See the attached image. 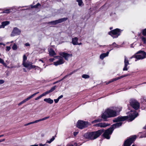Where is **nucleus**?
<instances>
[{"instance_id":"nucleus-1","label":"nucleus","mask_w":146,"mask_h":146,"mask_svg":"<svg viewBox=\"0 0 146 146\" xmlns=\"http://www.w3.org/2000/svg\"><path fill=\"white\" fill-rule=\"evenodd\" d=\"M104 131V130L103 129L96 131L87 132L84 134V137L86 139L94 140L99 137Z\"/></svg>"},{"instance_id":"nucleus-2","label":"nucleus","mask_w":146,"mask_h":146,"mask_svg":"<svg viewBox=\"0 0 146 146\" xmlns=\"http://www.w3.org/2000/svg\"><path fill=\"white\" fill-rule=\"evenodd\" d=\"M121 108H117L115 110H112L108 108L106 110L107 113L110 118L115 117L119 114V112L121 111Z\"/></svg>"},{"instance_id":"nucleus-3","label":"nucleus","mask_w":146,"mask_h":146,"mask_svg":"<svg viewBox=\"0 0 146 146\" xmlns=\"http://www.w3.org/2000/svg\"><path fill=\"white\" fill-rule=\"evenodd\" d=\"M122 30L118 28H116L111 30L108 32V34L111 36L113 38H117L119 36Z\"/></svg>"},{"instance_id":"nucleus-4","label":"nucleus","mask_w":146,"mask_h":146,"mask_svg":"<svg viewBox=\"0 0 146 146\" xmlns=\"http://www.w3.org/2000/svg\"><path fill=\"white\" fill-rule=\"evenodd\" d=\"M90 125L91 123L87 121L79 120L77 122L76 126L80 129H83L87 128Z\"/></svg>"},{"instance_id":"nucleus-5","label":"nucleus","mask_w":146,"mask_h":146,"mask_svg":"<svg viewBox=\"0 0 146 146\" xmlns=\"http://www.w3.org/2000/svg\"><path fill=\"white\" fill-rule=\"evenodd\" d=\"M134 58L137 60L143 59L146 58V53L144 51L140 50L137 52L135 54L130 58Z\"/></svg>"},{"instance_id":"nucleus-6","label":"nucleus","mask_w":146,"mask_h":146,"mask_svg":"<svg viewBox=\"0 0 146 146\" xmlns=\"http://www.w3.org/2000/svg\"><path fill=\"white\" fill-rule=\"evenodd\" d=\"M102 119H98L92 121L91 123L92 124H94L95 123L98 122H101L102 120L104 121H108L107 119L108 118H110L108 114L107 113V111L106 110H105L104 112L103 113L101 114V116Z\"/></svg>"},{"instance_id":"nucleus-7","label":"nucleus","mask_w":146,"mask_h":146,"mask_svg":"<svg viewBox=\"0 0 146 146\" xmlns=\"http://www.w3.org/2000/svg\"><path fill=\"white\" fill-rule=\"evenodd\" d=\"M137 138L136 135H133L125 140L123 143V146H130Z\"/></svg>"},{"instance_id":"nucleus-8","label":"nucleus","mask_w":146,"mask_h":146,"mask_svg":"<svg viewBox=\"0 0 146 146\" xmlns=\"http://www.w3.org/2000/svg\"><path fill=\"white\" fill-rule=\"evenodd\" d=\"M130 106L134 109L135 111L138 110L140 107L139 103L135 100H131L129 102Z\"/></svg>"},{"instance_id":"nucleus-9","label":"nucleus","mask_w":146,"mask_h":146,"mask_svg":"<svg viewBox=\"0 0 146 146\" xmlns=\"http://www.w3.org/2000/svg\"><path fill=\"white\" fill-rule=\"evenodd\" d=\"M128 116H119L117 118H115L113 120V123H118L121 121H123L128 119Z\"/></svg>"},{"instance_id":"nucleus-10","label":"nucleus","mask_w":146,"mask_h":146,"mask_svg":"<svg viewBox=\"0 0 146 146\" xmlns=\"http://www.w3.org/2000/svg\"><path fill=\"white\" fill-rule=\"evenodd\" d=\"M68 19V18L64 17L56 20L49 22L47 24H51L52 25H56L58 23H61L62 22L65 21Z\"/></svg>"},{"instance_id":"nucleus-11","label":"nucleus","mask_w":146,"mask_h":146,"mask_svg":"<svg viewBox=\"0 0 146 146\" xmlns=\"http://www.w3.org/2000/svg\"><path fill=\"white\" fill-rule=\"evenodd\" d=\"M59 55L64 58L66 60H68V58L69 57H71L72 56V54H70L65 52H61L59 54Z\"/></svg>"},{"instance_id":"nucleus-12","label":"nucleus","mask_w":146,"mask_h":146,"mask_svg":"<svg viewBox=\"0 0 146 146\" xmlns=\"http://www.w3.org/2000/svg\"><path fill=\"white\" fill-rule=\"evenodd\" d=\"M138 115V113L135 111H134V112L131 115H129L128 116L129 118V120L130 121H132Z\"/></svg>"},{"instance_id":"nucleus-13","label":"nucleus","mask_w":146,"mask_h":146,"mask_svg":"<svg viewBox=\"0 0 146 146\" xmlns=\"http://www.w3.org/2000/svg\"><path fill=\"white\" fill-rule=\"evenodd\" d=\"M58 57H59L60 58L58 60L54 62V64L55 66H57L58 65L62 64L64 63L65 62L63 58L61 56H56L55 57L57 58Z\"/></svg>"},{"instance_id":"nucleus-14","label":"nucleus","mask_w":146,"mask_h":146,"mask_svg":"<svg viewBox=\"0 0 146 146\" xmlns=\"http://www.w3.org/2000/svg\"><path fill=\"white\" fill-rule=\"evenodd\" d=\"M39 93V92H37L36 93H35L30 96H29V97L27 98L24 99V100H23V101L21 102L20 103H19L18 104V105L19 106H20L22 105V104H23L24 103H25L28 100H29L31 98H33L34 96H35L36 94H38Z\"/></svg>"},{"instance_id":"nucleus-15","label":"nucleus","mask_w":146,"mask_h":146,"mask_svg":"<svg viewBox=\"0 0 146 146\" xmlns=\"http://www.w3.org/2000/svg\"><path fill=\"white\" fill-rule=\"evenodd\" d=\"M127 76V74L124 75H123L121 76H120L117 77H116L114 78H113V79L111 80H109L108 82H106V85H108L111 82H113L115 81H116L124 77H126Z\"/></svg>"},{"instance_id":"nucleus-16","label":"nucleus","mask_w":146,"mask_h":146,"mask_svg":"<svg viewBox=\"0 0 146 146\" xmlns=\"http://www.w3.org/2000/svg\"><path fill=\"white\" fill-rule=\"evenodd\" d=\"M123 124L122 122H119L118 123H116L112 125L111 127L113 129V130L114 129L119 127L120 126H121Z\"/></svg>"},{"instance_id":"nucleus-17","label":"nucleus","mask_w":146,"mask_h":146,"mask_svg":"<svg viewBox=\"0 0 146 146\" xmlns=\"http://www.w3.org/2000/svg\"><path fill=\"white\" fill-rule=\"evenodd\" d=\"M21 33V31L17 27H15L14 28L12 33L14 35H19Z\"/></svg>"},{"instance_id":"nucleus-18","label":"nucleus","mask_w":146,"mask_h":146,"mask_svg":"<svg viewBox=\"0 0 146 146\" xmlns=\"http://www.w3.org/2000/svg\"><path fill=\"white\" fill-rule=\"evenodd\" d=\"M110 50H110L109 51H108L106 53H103L101 54L100 56V59L103 60L105 57L108 56Z\"/></svg>"},{"instance_id":"nucleus-19","label":"nucleus","mask_w":146,"mask_h":146,"mask_svg":"<svg viewBox=\"0 0 146 146\" xmlns=\"http://www.w3.org/2000/svg\"><path fill=\"white\" fill-rule=\"evenodd\" d=\"M10 22L9 21H6L1 23V25L0 26V28H4L5 26L9 25Z\"/></svg>"},{"instance_id":"nucleus-20","label":"nucleus","mask_w":146,"mask_h":146,"mask_svg":"<svg viewBox=\"0 0 146 146\" xmlns=\"http://www.w3.org/2000/svg\"><path fill=\"white\" fill-rule=\"evenodd\" d=\"M78 38L77 37L72 38V43L74 45H76L78 44Z\"/></svg>"},{"instance_id":"nucleus-21","label":"nucleus","mask_w":146,"mask_h":146,"mask_svg":"<svg viewBox=\"0 0 146 146\" xmlns=\"http://www.w3.org/2000/svg\"><path fill=\"white\" fill-rule=\"evenodd\" d=\"M113 131V129H112L110 127L105 130L104 132L109 135H111L112 134Z\"/></svg>"},{"instance_id":"nucleus-22","label":"nucleus","mask_w":146,"mask_h":146,"mask_svg":"<svg viewBox=\"0 0 146 146\" xmlns=\"http://www.w3.org/2000/svg\"><path fill=\"white\" fill-rule=\"evenodd\" d=\"M49 55L51 56H54L56 54L55 51L52 48H51L48 50Z\"/></svg>"},{"instance_id":"nucleus-23","label":"nucleus","mask_w":146,"mask_h":146,"mask_svg":"<svg viewBox=\"0 0 146 146\" xmlns=\"http://www.w3.org/2000/svg\"><path fill=\"white\" fill-rule=\"evenodd\" d=\"M56 86H54L52 87V88H51L50 90L47 91L46 92H45V94H46V95L52 92L53 91H54L56 89Z\"/></svg>"},{"instance_id":"nucleus-24","label":"nucleus","mask_w":146,"mask_h":146,"mask_svg":"<svg viewBox=\"0 0 146 146\" xmlns=\"http://www.w3.org/2000/svg\"><path fill=\"white\" fill-rule=\"evenodd\" d=\"M44 101L50 104H52L53 102V100L50 98L44 99Z\"/></svg>"},{"instance_id":"nucleus-25","label":"nucleus","mask_w":146,"mask_h":146,"mask_svg":"<svg viewBox=\"0 0 146 146\" xmlns=\"http://www.w3.org/2000/svg\"><path fill=\"white\" fill-rule=\"evenodd\" d=\"M34 68H35V70L37 68H40V67L38 66H36L35 65H33L32 64H30L29 69H31Z\"/></svg>"},{"instance_id":"nucleus-26","label":"nucleus","mask_w":146,"mask_h":146,"mask_svg":"<svg viewBox=\"0 0 146 146\" xmlns=\"http://www.w3.org/2000/svg\"><path fill=\"white\" fill-rule=\"evenodd\" d=\"M102 136L104 137L107 139H109L110 137V135L105 132H104Z\"/></svg>"},{"instance_id":"nucleus-27","label":"nucleus","mask_w":146,"mask_h":146,"mask_svg":"<svg viewBox=\"0 0 146 146\" xmlns=\"http://www.w3.org/2000/svg\"><path fill=\"white\" fill-rule=\"evenodd\" d=\"M41 121V119H38V120H37L35 121H33L32 122H31L29 123H28L26 124L25 125L27 126V125H29L31 124L37 123L39 121Z\"/></svg>"},{"instance_id":"nucleus-28","label":"nucleus","mask_w":146,"mask_h":146,"mask_svg":"<svg viewBox=\"0 0 146 146\" xmlns=\"http://www.w3.org/2000/svg\"><path fill=\"white\" fill-rule=\"evenodd\" d=\"M110 125V123H101L100 127H104L109 126Z\"/></svg>"},{"instance_id":"nucleus-29","label":"nucleus","mask_w":146,"mask_h":146,"mask_svg":"<svg viewBox=\"0 0 146 146\" xmlns=\"http://www.w3.org/2000/svg\"><path fill=\"white\" fill-rule=\"evenodd\" d=\"M39 6H41V5L39 3H38L36 5H31V7L32 8H38Z\"/></svg>"},{"instance_id":"nucleus-30","label":"nucleus","mask_w":146,"mask_h":146,"mask_svg":"<svg viewBox=\"0 0 146 146\" xmlns=\"http://www.w3.org/2000/svg\"><path fill=\"white\" fill-rule=\"evenodd\" d=\"M0 63L2 64L5 67L7 66L4 60L1 58H0Z\"/></svg>"},{"instance_id":"nucleus-31","label":"nucleus","mask_w":146,"mask_h":146,"mask_svg":"<svg viewBox=\"0 0 146 146\" xmlns=\"http://www.w3.org/2000/svg\"><path fill=\"white\" fill-rule=\"evenodd\" d=\"M56 136L55 135V136H53L52 138H51L49 141L47 140L46 141V143H50L52 142L55 139V137H56Z\"/></svg>"},{"instance_id":"nucleus-32","label":"nucleus","mask_w":146,"mask_h":146,"mask_svg":"<svg viewBox=\"0 0 146 146\" xmlns=\"http://www.w3.org/2000/svg\"><path fill=\"white\" fill-rule=\"evenodd\" d=\"M30 64H29L27 63L26 62H23V66L27 68H29V66L30 65Z\"/></svg>"},{"instance_id":"nucleus-33","label":"nucleus","mask_w":146,"mask_h":146,"mask_svg":"<svg viewBox=\"0 0 146 146\" xmlns=\"http://www.w3.org/2000/svg\"><path fill=\"white\" fill-rule=\"evenodd\" d=\"M124 65H128L129 64V61L125 57V60H124Z\"/></svg>"},{"instance_id":"nucleus-34","label":"nucleus","mask_w":146,"mask_h":146,"mask_svg":"<svg viewBox=\"0 0 146 146\" xmlns=\"http://www.w3.org/2000/svg\"><path fill=\"white\" fill-rule=\"evenodd\" d=\"M12 48L13 50H16L17 49L18 46L15 43H14L13 45L12 46Z\"/></svg>"},{"instance_id":"nucleus-35","label":"nucleus","mask_w":146,"mask_h":146,"mask_svg":"<svg viewBox=\"0 0 146 146\" xmlns=\"http://www.w3.org/2000/svg\"><path fill=\"white\" fill-rule=\"evenodd\" d=\"M11 9H6L3 11V13H9L11 12Z\"/></svg>"},{"instance_id":"nucleus-36","label":"nucleus","mask_w":146,"mask_h":146,"mask_svg":"<svg viewBox=\"0 0 146 146\" xmlns=\"http://www.w3.org/2000/svg\"><path fill=\"white\" fill-rule=\"evenodd\" d=\"M76 1L78 3L79 6H81L82 4L84 5L82 0H76Z\"/></svg>"},{"instance_id":"nucleus-37","label":"nucleus","mask_w":146,"mask_h":146,"mask_svg":"<svg viewBox=\"0 0 146 146\" xmlns=\"http://www.w3.org/2000/svg\"><path fill=\"white\" fill-rule=\"evenodd\" d=\"M82 77L83 78L87 79L90 78V76L87 74H84L82 76Z\"/></svg>"},{"instance_id":"nucleus-38","label":"nucleus","mask_w":146,"mask_h":146,"mask_svg":"<svg viewBox=\"0 0 146 146\" xmlns=\"http://www.w3.org/2000/svg\"><path fill=\"white\" fill-rule=\"evenodd\" d=\"M27 60V57L26 55L25 54L23 56V63L26 62Z\"/></svg>"},{"instance_id":"nucleus-39","label":"nucleus","mask_w":146,"mask_h":146,"mask_svg":"<svg viewBox=\"0 0 146 146\" xmlns=\"http://www.w3.org/2000/svg\"><path fill=\"white\" fill-rule=\"evenodd\" d=\"M142 34L144 36H146V28L142 30Z\"/></svg>"},{"instance_id":"nucleus-40","label":"nucleus","mask_w":146,"mask_h":146,"mask_svg":"<svg viewBox=\"0 0 146 146\" xmlns=\"http://www.w3.org/2000/svg\"><path fill=\"white\" fill-rule=\"evenodd\" d=\"M142 41L143 42L144 44L146 43V38L142 36L141 37Z\"/></svg>"},{"instance_id":"nucleus-41","label":"nucleus","mask_w":146,"mask_h":146,"mask_svg":"<svg viewBox=\"0 0 146 146\" xmlns=\"http://www.w3.org/2000/svg\"><path fill=\"white\" fill-rule=\"evenodd\" d=\"M127 65H124V66L123 68V71H127L128 70V68H127Z\"/></svg>"},{"instance_id":"nucleus-42","label":"nucleus","mask_w":146,"mask_h":146,"mask_svg":"<svg viewBox=\"0 0 146 146\" xmlns=\"http://www.w3.org/2000/svg\"><path fill=\"white\" fill-rule=\"evenodd\" d=\"M101 123H96V124L94 125L93 126L95 127H100Z\"/></svg>"},{"instance_id":"nucleus-43","label":"nucleus","mask_w":146,"mask_h":146,"mask_svg":"<svg viewBox=\"0 0 146 146\" xmlns=\"http://www.w3.org/2000/svg\"><path fill=\"white\" fill-rule=\"evenodd\" d=\"M11 49V48L10 46H7L6 48V51H9Z\"/></svg>"},{"instance_id":"nucleus-44","label":"nucleus","mask_w":146,"mask_h":146,"mask_svg":"<svg viewBox=\"0 0 146 146\" xmlns=\"http://www.w3.org/2000/svg\"><path fill=\"white\" fill-rule=\"evenodd\" d=\"M49 118V116L45 117L41 119V121L46 120L47 119Z\"/></svg>"},{"instance_id":"nucleus-45","label":"nucleus","mask_w":146,"mask_h":146,"mask_svg":"<svg viewBox=\"0 0 146 146\" xmlns=\"http://www.w3.org/2000/svg\"><path fill=\"white\" fill-rule=\"evenodd\" d=\"M5 82L4 80H0V85L4 83Z\"/></svg>"},{"instance_id":"nucleus-46","label":"nucleus","mask_w":146,"mask_h":146,"mask_svg":"<svg viewBox=\"0 0 146 146\" xmlns=\"http://www.w3.org/2000/svg\"><path fill=\"white\" fill-rule=\"evenodd\" d=\"M77 71L76 70H74V71L70 72L69 74V75H71L72 74L74 73V72H76Z\"/></svg>"},{"instance_id":"nucleus-47","label":"nucleus","mask_w":146,"mask_h":146,"mask_svg":"<svg viewBox=\"0 0 146 146\" xmlns=\"http://www.w3.org/2000/svg\"><path fill=\"white\" fill-rule=\"evenodd\" d=\"M54 60V58H50L49 59V61L50 62H52Z\"/></svg>"},{"instance_id":"nucleus-48","label":"nucleus","mask_w":146,"mask_h":146,"mask_svg":"<svg viewBox=\"0 0 146 146\" xmlns=\"http://www.w3.org/2000/svg\"><path fill=\"white\" fill-rule=\"evenodd\" d=\"M117 44L115 42H113L111 45H110V46L113 45L115 47H116Z\"/></svg>"},{"instance_id":"nucleus-49","label":"nucleus","mask_w":146,"mask_h":146,"mask_svg":"<svg viewBox=\"0 0 146 146\" xmlns=\"http://www.w3.org/2000/svg\"><path fill=\"white\" fill-rule=\"evenodd\" d=\"M54 101L56 103H57L59 101V100L57 98V99H54Z\"/></svg>"},{"instance_id":"nucleus-50","label":"nucleus","mask_w":146,"mask_h":146,"mask_svg":"<svg viewBox=\"0 0 146 146\" xmlns=\"http://www.w3.org/2000/svg\"><path fill=\"white\" fill-rule=\"evenodd\" d=\"M41 98V96L40 95L39 96H38V97L37 98H35V100H38L40 98Z\"/></svg>"},{"instance_id":"nucleus-51","label":"nucleus","mask_w":146,"mask_h":146,"mask_svg":"<svg viewBox=\"0 0 146 146\" xmlns=\"http://www.w3.org/2000/svg\"><path fill=\"white\" fill-rule=\"evenodd\" d=\"M78 132H74V133H73L74 135V136H76L78 134Z\"/></svg>"},{"instance_id":"nucleus-52","label":"nucleus","mask_w":146,"mask_h":146,"mask_svg":"<svg viewBox=\"0 0 146 146\" xmlns=\"http://www.w3.org/2000/svg\"><path fill=\"white\" fill-rule=\"evenodd\" d=\"M63 95H61L58 97V98L59 100L61 98L63 97Z\"/></svg>"},{"instance_id":"nucleus-53","label":"nucleus","mask_w":146,"mask_h":146,"mask_svg":"<svg viewBox=\"0 0 146 146\" xmlns=\"http://www.w3.org/2000/svg\"><path fill=\"white\" fill-rule=\"evenodd\" d=\"M46 95V94H45V93L44 92V93H43L42 94H41V95H40V96H41V97H43L44 96H45Z\"/></svg>"},{"instance_id":"nucleus-54","label":"nucleus","mask_w":146,"mask_h":146,"mask_svg":"<svg viewBox=\"0 0 146 146\" xmlns=\"http://www.w3.org/2000/svg\"><path fill=\"white\" fill-rule=\"evenodd\" d=\"M25 45L26 46H29L30 45L28 43H26L25 44Z\"/></svg>"},{"instance_id":"nucleus-55","label":"nucleus","mask_w":146,"mask_h":146,"mask_svg":"<svg viewBox=\"0 0 146 146\" xmlns=\"http://www.w3.org/2000/svg\"><path fill=\"white\" fill-rule=\"evenodd\" d=\"M5 139H1L0 140V143L1 142L3 141H5Z\"/></svg>"},{"instance_id":"nucleus-56","label":"nucleus","mask_w":146,"mask_h":146,"mask_svg":"<svg viewBox=\"0 0 146 146\" xmlns=\"http://www.w3.org/2000/svg\"><path fill=\"white\" fill-rule=\"evenodd\" d=\"M39 61H41V62H42V63H44V61H43L42 60V59H39Z\"/></svg>"},{"instance_id":"nucleus-57","label":"nucleus","mask_w":146,"mask_h":146,"mask_svg":"<svg viewBox=\"0 0 146 146\" xmlns=\"http://www.w3.org/2000/svg\"><path fill=\"white\" fill-rule=\"evenodd\" d=\"M3 45L4 46L5 45V44L4 43H3L2 42H0V45Z\"/></svg>"},{"instance_id":"nucleus-58","label":"nucleus","mask_w":146,"mask_h":146,"mask_svg":"<svg viewBox=\"0 0 146 146\" xmlns=\"http://www.w3.org/2000/svg\"><path fill=\"white\" fill-rule=\"evenodd\" d=\"M59 82V81H56V82H55L53 84H56L57 83H58V82Z\"/></svg>"},{"instance_id":"nucleus-59","label":"nucleus","mask_w":146,"mask_h":146,"mask_svg":"<svg viewBox=\"0 0 146 146\" xmlns=\"http://www.w3.org/2000/svg\"><path fill=\"white\" fill-rule=\"evenodd\" d=\"M30 146H38V145H31Z\"/></svg>"},{"instance_id":"nucleus-60","label":"nucleus","mask_w":146,"mask_h":146,"mask_svg":"<svg viewBox=\"0 0 146 146\" xmlns=\"http://www.w3.org/2000/svg\"><path fill=\"white\" fill-rule=\"evenodd\" d=\"M82 44V43L81 42H80V43H78V44H77V45H81Z\"/></svg>"},{"instance_id":"nucleus-61","label":"nucleus","mask_w":146,"mask_h":146,"mask_svg":"<svg viewBox=\"0 0 146 146\" xmlns=\"http://www.w3.org/2000/svg\"><path fill=\"white\" fill-rule=\"evenodd\" d=\"M113 29V27H110V30H112V29Z\"/></svg>"},{"instance_id":"nucleus-62","label":"nucleus","mask_w":146,"mask_h":146,"mask_svg":"<svg viewBox=\"0 0 146 146\" xmlns=\"http://www.w3.org/2000/svg\"><path fill=\"white\" fill-rule=\"evenodd\" d=\"M23 70H24V72H26V71L25 70V68H23Z\"/></svg>"},{"instance_id":"nucleus-63","label":"nucleus","mask_w":146,"mask_h":146,"mask_svg":"<svg viewBox=\"0 0 146 146\" xmlns=\"http://www.w3.org/2000/svg\"><path fill=\"white\" fill-rule=\"evenodd\" d=\"M144 129H146V125L144 127Z\"/></svg>"},{"instance_id":"nucleus-64","label":"nucleus","mask_w":146,"mask_h":146,"mask_svg":"<svg viewBox=\"0 0 146 146\" xmlns=\"http://www.w3.org/2000/svg\"><path fill=\"white\" fill-rule=\"evenodd\" d=\"M69 146H74V145L72 144H70V145Z\"/></svg>"}]
</instances>
